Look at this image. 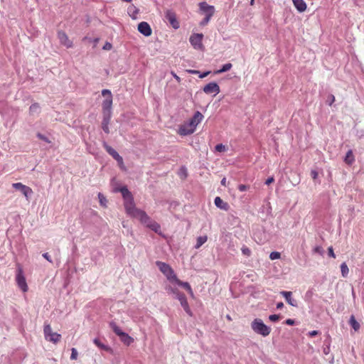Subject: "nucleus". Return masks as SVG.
<instances>
[{"mask_svg":"<svg viewBox=\"0 0 364 364\" xmlns=\"http://www.w3.org/2000/svg\"><path fill=\"white\" fill-rule=\"evenodd\" d=\"M128 12L132 18H136V14H138V9L135 6H132L129 7Z\"/></svg>","mask_w":364,"mask_h":364,"instance_id":"nucleus-32","label":"nucleus"},{"mask_svg":"<svg viewBox=\"0 0 364 364\" xmlns=\"http://www.w3.org/2000/svg\"><path fill=\"white\" fill-rule=\"evenodd\" d=\"M280 318V316L277 314H272L269 316V319L272 322H276L279 321Z\"/></svg>","mask_w":364,"mask_h":364,"instance_id":"nucleus-40","label":"nucleus"},{"mask_svg":"<svg viewBox=\"0 0 364 364\" xmlns=\"http://www.w3.org/2000/svg\"><path fill=\"white\" fill-rule=\"evenodd\" d=\"M227 318H228L229 321H231V318H230V316H228V315L227 316Z\"/></svg>","mask_w":364,"mask_h":364,"instance_id":"nucleus-59","label":"nucleus"},{"mask_svg":"<svg viewBox=\"0 0 364 364\" xmlns=\"http://www.w3.org/2000/svg\"><path fill=\"white\" fill-rule=\"evenodd\" d=\"M281 257V255L279 252H272L269 255V258L272 260L279 259Z\"/></svg>","mask_w":364,"mask_h":364,"instance_id":"nucleus-37","label":"nucleus"},{"mask_svg":"<svg viewBox=\"0 0 364 364\" xmlns=\"http://www.w3.org/2000/svg\"><path fill=\"white\" fill-rule=\"evenodd\" d=\"M314 252H320V247H316L314 249Z\"/></svg>","mask_w":364,"mask_h":364,"instance_id":"nucleus-57","label":"nucleus"},{"mask_svg":"<svg viewBox=\"0 0 364 364\" xmlns=\"http://www.w3.org/2000/svg\"><path fill=\"white\" fill-rule=\"evenodd\" d=\"M111 117L112 116L109 115V114L103 115V120L102 122V128L103 131L107 134L109 133V124Z\"/></svg>","mask_w":364,"mask_h":364,"instance_id":"nucleus-20","label":"nucleus"},{"mask_svg":"<svg viewBox=\"0 0 364 364\" xmlns=\"http://www.w3.org/2000/svg\"><path fill=\"white\" fill-rule=\"evenodd\" d=\"M46 339L53 343H58L61 339V335L60 333L52 332L48 338Z\"/></svg>","mask_w":364,"mask_h":364,"instance_id":"nucleus-21","label":"nucleus"},{"mask_svg":"<svg viewBox=\"0 0 364 364\" xmlns=\"http://www.w3.org/2000/svg\"><path fill=\"white\" fill-rule=\"evenodd\" d=\"M294 6L299 12H304L306 9V4L304 0H292Z\"/></svg>","mask_w":364,"mask_h":364,"instance_id":"nucleus-17","label":"nucleus"},{"mask_svg":"<svg viewBox=\"0 0 364 364\" xmlns=\"http://www.w3.org/2000/svg\"><path fill=\"white\" fill-rule=\"evenodd\" d=\"M355 161V158L352 150H349L346 155L344 161L348 165H351Z\"/></svg>","mask_w":364,"mask_h":364,"instance_id":"nucleus-23","label":"nucleus"},{"mask_svg":"<svg viewBox=\"0 0 364 364\" xmlns=\"http://www.w3.org/2000/svg\"><path fill=\"white\" fill-rule=\"evenodd\" d=\"M248 188H249L248 186H246V185H244V184H240L237 187L238 190L240 191H241V192L247 191L248 189Z\"/></svg>","mask_w":364,"mask_h":364,"instance_id":"nucleus-42","label":"nucleus"},{"mask_svg":"<svg viewBox=\"0 0 364 364\" xmlns=\"http://www.w3.org/2000/svg\"><path fill=\"white\" fill-rule=\"evenodd\" d=\"M173 282H176L178 286H181L183 287L185 289H186L191 295L193 294V290L189 283L181 281L177 278V277H176V279H173Z\"/></svg>","mask_w":364,"mask_h":364,"instance_id":"nucleus-19","label":"nucleus"},{"mask_svg":"<svg viewBox=\"0 0 364 364\" xmlns=\"http://www.w3.org/2000/svg\"><path fill=\"white\" fill-rule=\"evenodd\" d=\"M156 264L160 271L166 277L167 279L173 282V279L176 277L173 269L168 264L163 262L157 261Z\"/></svg>","mask_w":364,"mask_h":364,"instance_id":"nucleus-5","label":"nucleus"},{"mask_svg":"<svg viewBox=\"0 0 364 364\" xmlns=\"http://www.w3.org/2000/svg\"><path fill=\"white\" fill-rule=\"evenodd\" d=\"M119 338L121 341L127 346H129L134 341V339L124 332Z\"/></svg>","mask_w":364,"mask_h":364,"instance_id":"nucleus-22","label":"nucleus"},{"mask_svg":"<svg viewBox=\"0 0 364 364\" xmlns=\"http://www.w3.org/2000/svg\"><path fill=\"white\" fill-rule=\"evenodd\" d=\"M200 10L205 14L206 16L212 17L215 13V7L208 5L205 1L199 4Z\"/></svg>","mask_w":364,"mask_h":364,"instance_id":"nucleus-12","label":"nucleus"},{"mask_svg":"<svg viewBox=\"0 0 364 364\" xmlns=\"http://www.w3.org/2000/svg\"><path fill=\"white\" fill-rule=\"evenodd\" d=\"M171 75L177 80L178 82H181V77H178L174 72H171Z\"/></svg>","mask_w":364,"mask_h":364,"instance_id":"nucleus-52","label":"nucleus"},{"mask_svg":"<svg viewBox=\"0 0 364 364\" xmlns=\"http://www.w3.org/2000/svg\"><path fill=\"white\" fill-rule=\"evenodd\" d=\"M211 17L206 16L204 18V19L200 22V25L205 26L210 21Z\"/></svg>","mask_w":364,"mask_h":364,"instance_id":"nucleus-45","label":"nucleus"},{"mask_svg":"<svg viewBox=\"0 0 364 364\" xmlns=\"http://www.w3.org/2000/svg\"><path fill=\"white\" fill-rule=\"evenodd\" d=\"M102 95L105 97L107 95V97L102 102V113L103 115H111L112 116V96L111 91L109 90H103L102 91Z\"/></svg>","mask_w":364,"mask_h":364,"instance_id":"nucleus-4","label":"nucleus"},{"mask_svg":"<svg viewBox=\"0 0 364 364\" xmlns=\"http://www.w3.org/2000/svg\"><path fill=\"white\" fill-rule=\"evenodd\" d=\"M52 328H51V326L50 324L49 323H45L44 325V327H43V333H44V336H45V338H48V336L52 333Z\"/></svg>","mask_w":364,"mask_h":364,"instance_id":"nucleus-31","label":"nucleus"},{"mask_svg":"<svg viewBox=\"0 0 364 364\" xmlns=\"http://www.w3.org/2000/svg\"><path fill=\"white\" fill-rule=\"evenodd\" d=\"M58 38L60 41V44H62L63 46H65L68 48L73 47V41L69 38L65 32L63 31H58Z\"/></svg>","mask_w":364,"mask_h":364,"instance_id":"nucleus-10","label":"nucleus"},{"mask_svg":"<svg viewBox=\"0 0 364 364\" xmlns=\"http://www.w3.org/2000/svg\"><path fill=\"white\" fill-rule=\"evenodd\" d=\"M177 299L179 300L181 305L183 308L184 311L189 315L192 316L191 310L189 307L187 299L184 294L181 293V294H178V296Z\"/></svg>","mask_w":364,"mask_h":364,"instance_id":"nucleus-15","label":"nucleus"},{"mask_svg":"<svg viewBox=\"0 0 364 364\" xmlns=\"http://www.w3.org/2000/svg\"><path fill=\"white\" fill-rule=\"evenodd\" d=\"M166 290L167 291L168 293H171V294H175L176 298L178 296V294H181V292H179L178 289L173 288V287H172L171 286L166 287Z\"/></svg>","mask_w":364,"mask_h":364,"instance_id":"nucleus-33","label":"nucleus"},{"mask_svg":"<svg viewBox=\"0 0 364 364\" xmlns=\"http://www.w3.org/2000/svg\"><path fill=\"white\" fill-rule=\"evenodd\" d=\"M283 306H284V304H283L282 302H279V303L277 304V309H282Z\"/></svg>","mask_w":364,"mask_h":364,"instance_id":"nucleus-56","label":"nucleus"},{"mask_svg":"<svg viewBox=\"0 0 364 364\" xmlns=\"http://www.w3.org/2000/svg\"><path fill=\"white\" fill-rule=\"evenodd\" d=\"M210 71L205 72V73H202L201 75H200L199 77L200 78L205 77L206 76H208L210 74Z\"/></svg>","mask_w":364,"mask_h":364,"instance_id":"nucleus-53","label":"nucleus"},{"mask_svg":"<svg viewBox=\"0 0 364 364\" xmlns=\"http://www.w3.org/2000/svg\"><path fill=\"white\" fill-rule=\"evenodd\" d=\"M43 257L46 260H48L49 262L53 263V261H52V259H51V257H50V256L49 255V254H48V252L43 253Z\"/></svg>","mask_w":364,"mask_h":364,"instance_id":"nucleus-46","label":"nucleus"},{"mask_svg":"<svg viewBox=\"0 0 364 364\" xmlns=\"http://www.w3.org/2000/svg\"><path fill=\"white\" fill-rule=\"evenodd\" d=\"M123 1H126V2H131L132 0H122Z\"/></svg>","mask_w":364,"mask_h":364,"instance_id":"nucleus-60","label":"nucleus"},{"mask_svg":"<svg viewBox=\"0 0 364 364\" xmlns=\"http://www.w3.org/2000/svg\"><path fill=\"white\" fill-rule=\"evenodd\" d=\"M119 191L122 193L124 200L128 199L129 197H133L131 192L125 186L121 188Z\"/></svg>","mask_w":364,"mask_h":364,"instance_id":"nucleus-25","label":"nucleus"},{"mask_svg":"<svg viewBox=\"0 0 364 364\" xmlns=\"http://www.w3.org/2000/svg\"><path fill=\"white\" fill-rule=\"evenodd\" d=\"M72 353H71V355H70V359L71 360H77V351L75 348H73L72 350H71Z\"/></svg>","mask_w":364,"mask_h":364,"instance_id":"nucleus-39","label":"nucleus"},{"mask_svg":"<svg viewBox=\"0 0 364 364\" xmlns=\"http://www.w3.org/2000/svg\"><path fill=\"white\" fill-rule=\"evenodd\" d=\"M280 294L285 298L287 302L293 306H297V302L296 300L294 299H292L291 298V291H282L280 292Z\"/></svg>","mask_w":364,"mask_h":364,"instance_id":"nucleus-16","label":"nucleus"},{"mask_svg":"<svg viewBox=\"0 0 364 364\" xmlns=\"http://www.w3.org/2000/svg\"><path fill=\"white\" fill-rule=\"evenodd\" d=\"M138 31L144 36H150L152 33V30L149 24L146 21H142L138 24Z\"/></svg>","mask_w":364,"mask_h":364,"instance_id":"nucleus-14","label":"nucleus"},{"mask_svg":"<svg viewBox=\"0 0 364 364\" xmlns=\"http://www.w3.org/2000/svg\"><path fill=\"white\" fill-rule=\"evenodd\" d=\"M341 274L343 277H348V272H349V269L348 267V265L346 264V262H343L341 264Z\"/></svg>","mask_w":364,"mask_h":364,"instance_id":"nucleus-29","label":"nucleus"},{"mask_svg":"<svg viewBox=\"0 0 364 364\" xmlns=\"http://www.w3.org/2000/svg\"><path fill=\"white\" fill-rule=\"evenodd\" d=\"M214 203H215V205L222 209V210H228V208H229V205L228 203H225L223 200V199L220 198V197L219 196H217L215 198V200H214Z\"/></svg>","mask_w":364,"mask_h":364,"instance_id":"nucleus-18","label":"nucleus"},{"mask_svg":"<svg viewBox=\"0 0 364 364\" xmlns=\"http://www.w3.org/2000/svg\"><path fill=\"white\" fill-rule=\"evenodd\" d=\"M274 181V177H269L268 178L266 181H265V184L267 185H269L271 184L272 183H273Z\"/></svg>","mask_w":364,"mask_h":364,"instance_id":"nucleus-48","label":"nucleus"},{"mask_svg":"<svg viewBox=\"0 0 364 364\" xmlns=\"http://www.w3.org/2000/svg\"><path fill=\"white\" fill-rule=\"evenodd\" d=\"M165 17L169 21L170 24L173 28L177 29L179 28L180 24L177 20L176 14L175 12L171 10H168L165 13Z\"/></svg>","mask_w":364,"mask_h":364,"instance_id":"nucleus-9","label":"nucleus"},{"mask_svg":"<svg viewBox=\"0 0 364 364\" xmlns=\"http://www.w3.org/2000/svg\"><path fill=\"white\" fill-rule=\"evenodd\" d=\"M12 186L16 190H19L26 198L33 193V191L30 187L23 185L21 183H14L12 184Z\"/></svg>","mask_w":364,"mask_h":364,"instance_id":"nucleus-11","label":"nucleus"},{"mask_svg":"<svg viewBox=\"0 0 364 364\" xmlns=\"http://www.w3.org/2000/svg\"><path fill=\"white\" fill-rule=\"evenodd\" d=\"M189 73H191V74H198L199 73V71L198 70H187Z\"/></svg>","mask_w":364,"mask_h":364,"instance_id":"nucleus-54","label":"nucleus"},{"mask_svg":"<svg viewBox=\"0 0 364 364\" xmlns=\"http://www.w3.org/2000/svg\"><path fill=\"white\" fill-rule=\"evenodd\" d=\"M299 181H297L296 182V183H294V185L299 184Z\"/></svg>","mask_w":364,"mask_h":364,"instance_id":"nucleus-61","label":"nucleus"},{"mask_svg":"<svg viewBox=\"0 0 364 364\" xmlns=\"http://www.w3.org/2000/svg\"><path fill=\"white\" fill-rule=\"evenodd\" d=\"M110 326L112 328V329L113 330V331L118 336H121L122 335V333H124L121 329L115 323H110Z\"/></svg>","mask_w":364,"mask_h":364,"instance_id":"nucleus-30","label":"nucleus"},{"mask_svg":"<svg viewBox=\"0 0 364 364\" xmlns=\"http://www.w3.org/2000/svg\"><path fill=\"white\" fill-rule=\"evenodd\" d=\"M250 5L253 6L255 4V0H250Z\"/></svg>","mask_w":364,"mask_h":364,"instance_id":"nucleus-58","label":"nucleus"},{"mask_svg":"<svg viewBox=\"0 0 364 364\" xmlns=\"http://www.w3.org/2000/svg\"><path fill=\"white\" fill-rule=\"evenodd\" d=\"M327 102L330 106L335 102V97L333 95H330L328 97Z\"/></svg>","mask_w":364,"mask_h":364,"instance_id":"nucleus-41","label":"nucleus"},{"mask_svg":"<svg viewBox=\"0 0 364 364\" xmlns=\"http://www.w3.org/2000/svg\"><path fill=\"white\" fill-rule=\"evenodd\" d=\"M126 213L132 218L138 219L142 224L154 231L159 232L161 230L160 225L146 213L145 211L135 207L133 197L124 200V202Z\"/></svg>","mask_w":364,"mask_h":364,"instance_id":"nucleus-1","label":"nucleus"},{"mask_svg":"<svg viewBox=\"0 0 364 364\" xmlns=\"http://www.w3.org/2000/svg\"><path fill=\"white\" fill-rule=\"evenodd\" d=\"M328 256L329 257H331L333 258H336V255L334 254L333 249L332 247H329L328 248Z\"/></svg>","mask_w":364,"mask_h":364,"instance_id":"nucleus-44","label":"nucleus"},{"mask_svg":"<svg viewBox=\"0 0 364 364\" xmlns=\"http://www.w3.org/2000/svg\"><path fill=\"white\" fill-rule=\"evenodd\" d=\"M204 117L199 111L194 113V115L188 121L181 124L178 129V134L181 136L192 134L196 129L197 126L203 119Z\"/></svg>","mask_w":364,"mask_h":364,"instance_id":"nucleus-2","label":"nucleus"},{"mask_svg":"<svg viewBox=\"0 0 364 364\" xmlns=\"http://www.w3.org/2000/svg\"><path fill=\"white\" fill-rule=\"evenodd\" d=\"M241 251L244 255L247 257L250 256L252 253L250 249L246 246H242L241 248Z\"/></svg>","mask_w":364,"mask_h":364,"instance_id":"nucleus-36","label":"nucleus"},{"mask_svg":"<svg viewBox=\"0 0 364 364\" xmlns=\"http://www.w3.org/2000/svg\"><path fill=\"white\" fill-rule=\"evenodd\" d=\"M349 323L352 328L356 331L360 328L359 323L355 320V316L352 315L350 318Z\"/></svg>","mask_w":364,"mask_h":364,"instance_id":"nucleus-27","label":"nucleus"},{"mask_svg":"<svg viewBox=\"0 0 364 364\" xmlns=\"http://www.w3.org/2000/svg\"><path fill=\"white\" fill-rule=\"evenodd\" d=\"M203 35L202 33H194L190 37V43L196 49H201L203 46L202 41Z\"/></svg>","mask_w":364,"mask_h":364,"instance_id":"nucleus-8","label":"nucleus"},{"mask_svg":"<svg viewBox=\"0 0 364 364\" xmlns=\"http://www.w3.org/2000/svg\"><path fill=\"white\" fill-rule=\"evenodd\" d=\"M226 183H227V181H226V178H223L222 180H221V184L224 186H226Z\"/></svg>","mask_w":364,"mask_h":364,"instance_id":"nucleus-55","label":"nucleus"},{"mask_svg":"<svg viewBox=\"0 0 364 364\" xmlns=\"http://www.w3.org/2000/svg\"><path fill=\"white\" fill-rule=\"evenodd\" d=\"M31 114L38 113L40 111V106L38 103H33L29 108Z\"/></svg>","mask_w":364,"mask_h":364,"instance_id":"nucleus-34","label":"nucleus"},{"mask_svg":"<svg viewBox=\"0 0 364 364\" xmlns=\"http://www.w3.org/2000/svg\"><path fill=\"white\" fill-rule=\"evenodd\" d=\"M104 147L105 148L106 151L110 154L118 163L119 166L122 170H125V166L124 164L123 159L122 157L110 146L105 144Z\"/></svg>","mask_w":364,"mask_h":364,"instance_id":"nucleus-7","label":"nucleus"},{"mask_svg":"<svg viewBox=\"0 0 364 364\" xmlns=\"http://www.w3.org/2000/svg\"><path fill=\"white\" fill-rule=\"evenodd\" d=\"M98 198H99V201H100V205L102 206H103V207H107V200L104 196V195L102 194L101 193H98Z\"/></svg>","mask_w":364,"mask_h":364,"instance_id":"nucleus-35","label":"nucleus"},{"mask_svg":"<svg viewBox=\"0 0 364 364\" xmlns=\"http://www.w3.org/2000/svg\"><path fill=\"white\" fill-rule=\"evenodd\" d=\"M232 65L231 63H228L223 65L222 68L215 71V74H219L222 73L227 72L232 68Z\"/></svg>","mask_w":364,"mask_h":364,"instance_id":"nucleus-28","label":"nucleus"},{"mask_svg":"<svg viewBox=\"0 0 364 364\" xmlns=\"http://www.w3.org/2000/svg\"><path fill=\"white\" fill-rule=\"evenodd\" d=\"M252 329L257 334L267 336L271 332V328L265 325L262 319L255 318L251 323Z\"/></svg>","mask_w":364,"mask_h":364,"instance_id":"nucleus-3","label":"nucleus"},{"mask_svg":"<svg viewBox=\"0 0 364 364\" xmlns=\"http://www.w3.org/2000/svg\"><path fill=\"white\" fill-rule=\"evenodd\" d=\"M94 343L100 348L105 350L106 351L110 352L112 349L110 347L105 346L103 344L98 338H95L93 341Z\"/></svg>","mask_w":364,"mask_h":364,"instance_id":"nucleus-24","label":"nucleus"},{"mask_svg":"<svg viewBox=\"0 0 364 364\" xmlns=\"http://www.w3.org/2000/svg\"><path fill=\"white\" fill-rule=\"evenodd\" d=\"M208 240V237L206 235L200 236L197 238V242L195 246L196 249L200 248Z\"/></svg>","mask_w":364,"mask_h":364,"instance_id":"nucleus-26","label":"nucleus"},{"mask_svg":"<svg viewBox=\"0 0 364 364\" xmlns=\"http://www.w3.org/2000/svg\"><path fill=\"white\" fill-rule=\"evenodd\" d=\"M285 323L287 324V325H289V326L294 325V320L291 319V318H288V319H287L285 321Z\"/></svg>","mask_w":364,"mask_h":364,"instance_id":"nucleus-49","label":"nucleus"},{"mask_svg":"<svg viewBox=\"0 0 364 364\" xmlns=\"http://www.w3.org/2000/svg\"><path fill=\"white\" fill-rule=\"evenodd\" d=\"M37 136L40 139L45 141L47 143H50V141L44 135H43L41 134H38Z\"/></svg>","mask_w":364,"mask_h":364,"instance_id":"nucleus-43","label":"nucleus"},{"mask_svg":"<svg viewBox=\"0 0 364 364\" xmlns=\"http://www.w3.org/2000/svg\"><path fill=\"white\" fill-rule=\"evenodd\" d=\"M16 282L18 287L23 291L26 292L28 289L26 278L23 275V268L20 264L17 265Z\"/></svg>","mask_w":364,"mask_h":364,"instance_id":"nucleus-6","label":"nucleus"},{"mask_svg":"<svg viewBox=\"0 0 364 364\" xmlns=\"http://www.w3.org/2000/svg\"><path fill=\"white\" fill-rule=\"evenodd\" d=\"M215 150L218 152H223L226 150L225 146L222 144H218L215 146Z\"/></svg>","mask_w":364,"mask_h":364,"instance_id":"nucleus-38","label":"nucleus"},{"mask_svg":"<svg viewBox=\"0 0 364 364\" xmlns=\"http://www.w3.org/2000/svg\"><path fill=\"white\" fill-rule=\"evenodd\" d=\"M311 176L312 177L313 179H316L318 177V172L315 170H312L311 171Z\"/></svg>","mask_w":364,"mask_h":364,"instance_id":"nucleus-47","label":"nucleus"},{"mask_svg":"<svg viewBox=\"0 0 364 364\" xmlns=\"http://www.w3.org/2000/svg\"><path fill=\"white\" fill-rule=\"evenodd\" d=\"M203 91L205 94L214 93L215 95H217L220 92V90L219 85L216 82H212L204 86Z\"/></svg>","mask_w":364,"mask_h":364,"instance_id":"nucleus-13","label":"nucleus"},{"mask_svg":"<svg viewBox=\"0 0 364 364\" xmlns=\"http://www.w3.org/2000/svg\"><path fill=\"white\" fill-rule=\"evenodd\" d=\"M112 44L109 43H106L103 47L104 50H110L112 48Z\"/></svg>","mask_w":364,"mask_h":364,"instance_id":"nucleus-50","label":"nucleus"},{"mask_svg":"<svg viewBox=\"0 0 364 364\" xmlns=\"http://www.w3.org/2000/svg\"><path fill=\"white\" fill-rule=\"evenodd\" d=\"M318 334V331H311L309 333V335L310 337H314L316 335Z\"/></svg>","mask_w":364,"mask_h":364,"instance_id":"nucleus-51","label":"nucleus"}]
</instances>
